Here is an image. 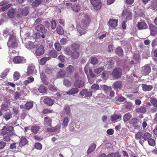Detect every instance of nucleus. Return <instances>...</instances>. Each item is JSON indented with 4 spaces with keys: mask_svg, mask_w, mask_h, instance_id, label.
Segmentation results:
<instances>
[{
    "mask_svg": "<svg viewBox=\"0 0 157 157\" xmlns=\"http://www.w3.org/2000/svg\"><path fill=\"white\" fill-rule=\"evenodd\" d=\"M113 64L114 61L111 59H110L107 62L106 65L109 68L113 67Z\"/></svg>",
    "mask_w": 157,
    "mask_h": 157,
    "instance_id": "13d9d810",
    "label": "nucleus"
},
{
    "mask_svg": "<svg viewBox=\"0 0 157 157\" xmlns=\"http://www.w3.org/2000/svg\"><path fill=\"white\" fill-rule=\"evenodd\" d=\"M50 58L49 57H44L42 58L40 61V64L43 65L45 64L47 60H49Z\"/></svg>",
    "mask_w": 157,
    "mask_h": 157,
    "instance_id": "37998d69",
    "label": "nucleus"
},
{
    "mask_svg": "<svg viewBox=\"0 0 157 157\" xmlns=\"http://www.w3.org/2000/svg\"><path fill=\"white\" fill-rule=\"evenodd\" d=\"M90 2L93 8L96 10H100L102 6L101 0H90Z\"/></svg>",
    "mask_w": 157,
    "mask_h": 157,
    "instance_id": "7ed1b4c3",
    "label": "nucleus"
},
{
    "mask_svg": "<svg viewBox=\"0 0 157 157\" xmlns=\"http://www.w3.org/2000/svg\"><path fill=\"white\" fill-rule=\"evenodd\" d=\"M150 34L151 36H154L157 34V27L151 24L149 25Z\"/></svg>",
    "mask_w": 157,
    "mask_h": 157,
    "instance_id": "9d476101",
    "label": "nucleus"
},
{
    "mask_svg": "<svg viewBox=\"0 0 157 157\" xmlns=\"http://www.w3.org/2000/svg\"><path fill=\"white\" fill-rule=\"evenodd\" d=\"M58 128V126H56L54 127L47 128L46 130L48 132H55L56 131Z\"/></svg>",
    "mask_w": 157,
    "mask_h": 157,
    "instance_id": "3c124183",
    "label": "nucleus"
},
{
    "mask_svg": "<svg viewBox=\"0 0 157 157\" xmlns=\"http://www.w3.org/2000/svg\"><path fill=\"white\" fill-rule=\"evenodd\" d=\"M90 62L93 65H95L98 62V59L95 56H92L90 59Z\"/></svg>",
    "mask_w": 157,
    "mask_h": 157,
    "instance_id": "4c0bfd02",
    "label": "nucleus"
},
{
    "mask_svg": "<svg viewBox=\"0 0 157 157\" xmlns=\"http://www.w3.org/2000/svg\"><path fill=\"white\" fill-rule=\"evenodd\" d=\"M131 124L135 129H139L140 128V125L139 124L138 120L136 118H132L129 122Z\"/></svg>",
    "mask_w": 157,
    "mask_h": 157,
    "instance_id": "1a4fd4ad",
    "label": "nucleus"
},
{
    "mask_svg": "<svg viewBox=\"0 0 157 157\" xmlns=\"http://www.w3.org/2000/svg\"><path fill=\"white\" fill-rule=\"evenodd\" d=\"M143 90L145 91H148L152 90L153 86L152 85H148L146 84H143L142 85Z\"/></svg>",
    "mask_w": 157,
    "mask_h": 157,
    "instance_id": "412c9836",
    "label": "nucleus"
},
{
    "mask_svg": "<svg viewBox=\"0 0 157 157\" xmlns=\"http://www.w3.org/2000/svg\"><path fill=\"white\" fill-rule=\"evenodd\" d=\"M33 105V101H28L25 104L26 109L29 110L32 108Z\"/></svg>",
    "mask_w": 157,
    "mask_h": 157,
    "instance_id": "72a5a7b5",
    "label": "nucleus"
},
{
    "mask_svg": "<svg viewBox=\"0 0 157 157\" xmlns=\"http://www.w3.org/2000/svg\"><path fill=\"white\" fill-rule=\"evenodd\" d=\"M69 119L67 117H64L62 124V128H65L67 127L69 122Z\"/></svg>",
    "mask_w": 157,
    "mask_h": 157,
    "instance_id": "cd10ccee",
    "label": "nucleus"
},
{
    "mask_svg": "<svg viewBox=\"0 0 157 157\" xmlns=\"http://www.w3.org/2000/svg\"><path fill=\"white\" fill-rule=\"evenodd\" d=\"M71 46L73 50L77 51L79 49L80 45L78 43H75L72 44Z\"/></svg>",
    "mask_w": 157,
    "mask_h": 157,
    "instance_id": "79ce46f5",
    "label": "nucleus"
},
{
    "mask_svg": "<svg viewBox=\"0 0 157 157\" xmlns=\"http://www.w3.org/2000/svg\"><path fill=\"white\" fill-rule=\"evenodd\" d=\"M125 105L126 109L129 110L132 109V103L131 102H128L126 101Z\"/></svg>",
    "mask_w": 157,
    "mask_h": 157,
    "instance_id": "864d4df0",
    "label": "nucleus"
},
{
    "mask_svg": "<svg viewBox=\"0 0 157 157\" xmlns=\"http://www.w3.org/2000/svg\"><path fill=\"white\" fill-rule=\"evenodd\" d=\"M6 129L7 135L9 136H12L13 135V133L12 131L13 128L11 126H6Z\"/></svg>",
    "mask_w": 157,
    "mask_h": 157,
    "instance_id": "473e14b6",
    "label": "nucleus"
},
{
    "mask_svg": "<svg viewBox=\"0 0 157 157\" xmlns=\"http://www.w3.org/2000/svg\"><path fill=\"white\" fill-rule=\"evenodd\" d=\"M56 31L58 33L62 35L64 33V31L63 28L59 26H58L56 28Z\"/></svg>",
    "mask_w": 157,
    "mask_h": 157,
    "instance_id": "4d7b16f0",
    "label": "nucleus"
},
{
    "mask_svg": "<svg viewBox=\"0 0 157 157\" xmlns=\"http://www.w3.org/2000/svg\"><path fill=\"white\" fill-rule=\"evenodd\" d=\"M63 110L64 113L66 115H69L71 113V109L69 106L67 105H66L64 106Z\"/></svg>",
    "mask_w": 157,
    "mask_h": 157,
    "instance_id": "58836bf2",
    "label": "nucleus"
},
{
    "mask_svg": "<svg viewBox=\"0 0 157 157\" xmlns=\"http://www.w3.org/2000/svg\"><path fill=\"white\" fill-rule=\"evenodd\" d=\"M89 65L86 64L84 67V71L88 77V71L91 69Z\"/></svg>",
    "mask_w": 157,
    "mask_h": 157,
    "instance_id": "bf43d9fd",
    "label": "nucleus"
},
{
    "mask_svg": "<svg viewBox=\"0 0 157 157\" xmlns=\"http://www.w3.org/2000/svg\"><path fill=\"white\" fill-rule=\"evenodd\" d=\"M66 70L68 74H71L74 72L75 70V67L72 65H69L66 69Z\"/></svg>",
    "mask_w": 157,
    "mask_h": 157,
    "instance_id": "c85d7f7f",
    "label": "nucleus"
},
{
    "mask_svg": "<svg viewBox=\"0 0 157 157\" xmlns=\"http://www.w3.org/2000/svg\"><path fill=\"white\" fill-rule=\"evenodd\" d=\"M29 8L27 6L25 7L21 10L20 14L24 16H27L29 13Z\"/></svg>",
    "mask_w": 157,
    "mask_h": 157,
    "instance_id": "bb28decb",
    "label": "nucleus"
},
{
    "mask_svg": "<svg viewBox=\"0 0 157 157\" xmlns=\"http://www.w3.org/2000/svg\"><path fill=\"white\" fill-rule=\"evenodd\" d=\"M113 86L115 90L121 89L122 87V82L121 81H116L114 82Z\"/></svg>",
    "mask_w": 157,
    "mask_h": 157,
    "instance_id": "6ab92c4d",
    "label": "nucleus"
},
{
    "mask_svg": "<svg viewBox=\"0 0 157 157\" xmlns=\"http://www.w3.org/2000/svg\"><path fill=\"white\" fill-rule=\"evenodd\" d=\"M35 69V67L33 66H29L28 67V71L27 72V75L28 76L32 75Z\"/></svg>",
    "mask_w": 157,
    "mask_h": 157,
    "instance_id": "e433bc0d",
    "label": "nucleus"
},
{
    "mask_svg": "<svg viewBox=\"0 0 157 157\" xmlns=\"http://www.w3.org/2000/svg\"><path fill=\"white\" fill-rule=\"evenodd\" d=\"M151 134L149 132H146L144 134H143L142 139L145 141L148 140L151 137Z\"/></svg>",
    "mask_w": 157,
    "mask_h": 157,
    "instance_id": "c9c22d12",
    "label": "nucleus"
},
{
    "mask_svg": "<svg viewBox=\"0 0 157 157\" xmlns=\"http://www.w3.org/2000/svg\"><path fill=\"white\" fill-rule=\"evenodd\" d=\"M126 100V99L123 96H116L115 98V103L117 105H119L121 102H123Z\"/></svg>",
    "mask_w": 157,
    "mask_h": 157,
    "instance_id": "dca6fc26",
    "label": "nucleus"
},
{
    "mask_svg": "<svg viewBox=\"0 0 157 157\" xmlns=\"http://www.w3.org/2000/svg\"><path fill=\"white\" fill-rule=\"evenodd\" d=\"M103 88L104 92L105 94H107L108 92L112 89L111 87L107 86L105 85H104Z\"/></svg>",
    "mask_w": 157,
    "mask_h": 157,
    "instance_id": "052dcab7",
    "label": "nucleus"
},
{
    "mask_svg": "<svg viewBox=\"0 0 157 157\" xmlns=\"http://www.w3.org/2000/svg\"><path fill=\"white\" fill-rule=\"evenodd\" d=\"M44 52V46L41 44L36 50L35 53L36 56H39L43 54Z\"/></svg>",
    "mask_w": 157,
    "mask_h": 157,
    "instance_id": "ddd939ff",
    "label": "nucleus"
},
{
    "mask_svg": "<svg viewBox=\"0 0 157 157\" xmlns=\"http://www.w3.org/2000/svg\"><path fill=\"white\" fill-rule=\"evenodd\" d=\"M85 84V82L82 80H76L74 83V86L78 88L83 87Z\"/></svg>",
    "mask_w": 157,
    "mask_h": 157,
    "instance_id": "2eb2a0df",
    "label": "nucleus"
},
{
    "mask_svg": "<svg viewBox=\"0 0 157 157\" xmlns=\"http://www.w3.org/2000/svg\"><path fill=\"white\" fill-rule=\"evenodd\" d=\"M10 70L9 68H6L1 73V78H5L8 74L9 73Z\"/></svg>",
    "mask_w": 157,
    "mask_h": 157,
    "instance_id": "a18cd8bd",
    "label": "nucleus"
},
{
    "mask_svg": "<svg viewBox=\"0 0 157 157\" xmlns=\"http://www.w3.org/2000/svg\"><path fill=\"white\" fill-rule=\"evenodd\" d=\"M35 29L42 33H45L47 32V29H45L44 25L42 24H40L36 26Z\"/></svg>",
    "mask_w": 157,
    "mask_h": 157,
    "instance_id": "f8f14e48",
    "label": "nucleus"
},
{
    "mask_svg": "<svg viewBox=\"0 0 157 157\" xmlns=\"http://www.w3.org/2000/svg\"><path fill=\"white\" fill-rule=\"evenodd\" d=\"M79 56V54L77 51H74L71 55L72 58L76 59L78 58Z\"/></svg>",
    "mask_w": 157,
    "mask_h": 157,
    "instance_id": "c03bdc74",
    "label": "nucleus"
},
{
    "mask_svg": "<svg viewBox=\"0 0 157 157\" xmlns=\"http://www.w3.org/2000/svg\"><path fill=\"white\" fill-rule=\"evenodd\" d=\"M71 8L72 10L75 12H78L81 10V7L78 3L74 4L72 6Z\"/></svg>",
    "mask_w": 157,
    "mask_h": 157,
    "instance_id": "aec40b11",
    "label": "nucleus"
},
{
    "mask_svg": "<svg viewBox=\"0 0 157 157\" xmlns=\"http://www.w3.org/2000/svg\"><path fill=\"white\" fill-rule=\"evenodd\" d=\"M115 53L117 55L120 56H122L123 55V49L120 47L117 48L115 50Z\"/></svg>",
    "mask_w": 157,
    "mask_h": 157,
    "instance_id": "7c9ffc66",
    "label": "nucleus"
},
{
    "mask_svg": "<svg viewBox=\"0 0 157 157\" xmlns=\"http://www.w3.org/2000/svg\"><path fill=\"white\" fill-rule=\"evenodd\" d=\"M157 6V2L156 1L153 0L151 2L150 8L152 9L155 10Z\"/></svg>",
    "mask_w": 157,
    "mask_h": 157,
    "instance_id": "09e8293b",
    "label": "nucleus"
},
{
    "mask_svg": "<svg viewBox=\"0 0 157 157\" xmlns=\"http://www.w3.org/2000/svg\"><path fill=\"white\" fill-rule=\"evenodd\" d=\"M151 71V67L148 64L145 65L142 67L141 73L144 75H148Z\"/></svg>",
    "mask_w": 157,
    "mask_h": 157,
    "instance_id": "6e6552de",
    "label": "nucleus"
},
{
    "mask_svg": "<svg viewBox=\"0 0 157 157\" xmlns=\"http://www.w3.org/2000/svg\"><path fill=\"white\" fill-rule=\"evenodd\" d=\"M35 148L38 150H41L42 147V145L40 143H36L35 145Z\"/></svg>",
    "mask_w": 157,
    "mask_h": 157,
    "instance_id": "e2e57ef3",
    "label": "nucleus"
},
{
    "mask_svg": "<svg viewBox=\"0 0 157 157\" xmlns=\"http://www.w3.org/2000/svg\"><path fill=\"white\" fill-rule=\"evenodd\" d=\"M52 110L48 109H43L42 113L43 114H48L50 113H52Z\"/></svg>",
    "mask_w": 157,
    "mask_h": 157,
    "instance_id": "0e129e2a",
    "label": "nucleus"
},
{
    "mask_svg": "<svg viewBox=\"0 0 157 157\" xmlns=\"http://www.w3.org/2000/svg\"><path fill=\"white\" fill-rule=\"evenodd\" d=\"M81 26V24L80 25H77L76 27V29L78 32L79 33L80 35L85 34L86 33L85 28H83Z\"/></svg>",
    "mask_w": 157,
    "mask_h": 157,
    "instance_id": "f3484780",
    "label": "nucleus"
},
{
    "mask_svg": "<svg viewBox=\"0 0 157 157\" xmlns=\"http://www.w3.org/2000/svg\"><path fill=\"white\" fill-rule=\"evenodd\" d=\"M39 128H40L38 126H33L31 127V130L32 132L36 134L39 131Z\"/></svg>",
    "mask_w": 157,
    "mask_h": 157,
    "instance_id": "49530a36",
    "label": "nucleus"
},
{
    "mask_svg": "<svg viewBox=\"0 0 157 157\" xmlns=\"http://www.w3.org/2000/svg\"><path fill=\"white\" fill-rule=\"evenodd\" d=\"M91 21L90 17L88 13L84 15L81 21V25L84 28H87Z\"/></svg>",
    "mask_w": 157,
    "mask_h": 157,
    "instance_id": "f03ea898",
    "label": "nucleus"
},
{
    "mask_svg": "<svg viewBox=\"0 0 157 157\" xmlns=\"http://www.w3.org/2000/svg\"><path fill=\"white\" fill-rule=\"evenodd\" d=\"M91 88L93 90H96L99 89V86L98 85L96 84H94L92 85Z\"/></svg>",
    "mask_w": 157,
    "mask_h": 157,
    "instance_id": "774afa93",
    "label": "nucleus"
},
{
    "mask_svg": "<svg viewBox=\"0 0 157 157\" xmlns=\"http://www.w3.org/2000/svg\"><path fill=\"white\" fill-rule=\"evenodd\" d=\"M17 41L15 35L13 33L10 34L7 43L9 49L17 47L18 45Z\"/></svg>",
    "mask_w": 157,
    "mask_h": 157,
    "instance_id": "f257e3e1",
    "label": "nucleus"
},
{
    "mask_svg": "<svg viewBox=\"0 0 157 157\" xmlns=\"http://www.w3.org/2000/svg\"><path fill=\"white\" fill-rule=\"evenodd\" d=\"M122 16L126 21L132 19V13L127 9H124L122 13Z\"/></svg>",
    "mask_w": 157,
    "mask_h": 157,
    "instance_id": "20e7f679",
    "label": "nucleus"
},
{
    "mask_svg": "<svg viewBox=\"0 0 157 157\" xmlns=\"http://www.w3.org/2000/svg\"><path fill=\"white\" fill-rule=\"evenodd\" d=\"M12 114L10 112H7L4 115L3 117L6 121L10 119L12 117Z\"/></svg>",
    "mask_w": 157,
    "mask_h": 157,
    "instance_id": "a19ab883",
    "label": "nucleus"
},
{
    "mask_svg": "<svg viewBox=\"0 0 157 157\" xmlns=\"http://www.w3.org/2000/svg\"><path fill=\"white\" fill-rule=\"evenodd\" d=\"M146 106L143 105L136 109V111L138 113H145L147 111Z\"/></svg>",
    "mask_w": 157,
    "mask_h": 157,
    "instance_id": "a211bd4d",
    "label": "nucleus"
},
{
    "mask_svg": "<svg viewBox=\"0 0 157 157\" xmlns=\"http://www.w3.org/2000/svg\"><path fill=\"white\" fill-rule=\"evenodd\" d=\"M25 46L28 49H31L35 48V45L33 42L31 41H29L25 43Z\"/></svg>",
    "mask_w": 157,
    "mask_h": 157,
    "instance_id": "a878e982",
    "label": "nucleus"
},
{
    "mask_svg": "<svg viewBox=\"0 0 157 157\" xmlns=\"http://www.w3.org/2000/svg\"><path fill=\"white\" fill-rule=\"evenodd\" d=\"M147 142L148 144L151 146L153 147L155 145V140L151 137L148 139Z\"/></svg>",
    "mask_w": 157,
    "mask_h": 157,
    "instance_id": "6e6d98bb",
    "label": "nucleus"
},
{
    "mask_svg": "<svg viewBox=\"0 0 157 157\" xmlns=\"http://www.w3.org/2000/svg\"><path fill=\"white\" fill-rule=\"evenodd\" d=\"M108 23L110 26L114 28L117 26V20L110 19Z\"/></svg>",
    "mask_w": 157,
    "mask_h": 157,
    "instance_id": "b1692460",
    "label": "nucleus"
},
{
    "mask_svg": "<svg viewBox=\"0 0 157 157\" xmlns=\"http://www.w3.org/2000/svg\"><path fill=\"white\" fill-rule=\"evenodd\" d=\"M42 99H43V101L44 103L48 106H52L54 104L53 101L49 97H43Z\"/></svg>",
    "mask_w": 157,
    "mask_h": 157,
    "instance_id": "9b49d317",
    "label": "nucleus"
},
{
    "mask_svg": "<svg viewBox=\"0 0 157 157\" xmlns=\"http://www.w3.org/2000/svg\"><path fill=\"white\" fill-rule=\"evenodd\" d=\"M55 49L58 51H60L61 49V47L59 43L56 42L54 44Z\"/></svg>",
    "mask_w": 157,
    "mask_h": 157,
    "instance_id": "69168bd1",
    "label": "nucleus"
},
{
    "mask_svg": "<svg viewBox=\"0 0 157 157\" xmlns=\"http://www.w3.org/2000/svg\"><path fill=\"white\" fill-rule=\"evenodd\" d=\"M143 133L142 131L138 132L135 135V137L136 140H139L141 138H142Z\"/></svg>",
    "mask_w": 157,
    "mask_h": 157,
    "instance_id": "5fc2aeb1",
    "label": "nucleus"
},
{
    "mask_svg": "<svg viewBox=\"0 0 157 157\" xmlns=\"http://www.w3.org/2000/svg\"><path fill=\"white\" fill-rule=\"evenodd\" d=\"M66 74V72L65 70H61L58 72L57 76L59 77H63L65 76Z\"/></svg>",
    "mask_w": 157,
    "mask_h": 157,
    "instance_id": "603ef678",
    "label": "nucleus"
},
{
    "mask_svg": "<svg viewBox=\"0 0 157 157\" xmlns=\"http://www.w3.org/2000/svg\"><path fill=\"white\" fill-rule=\"evenodd\" d=\"M151 103L155 107H157V99L155 97H152L150 98Z\"/></svg>",
    "mask_w": 157,
    "mask_h": 157,
    "instance_id": "de8ad7c7",
    "label": "nucleus"
},
{
    "mask_svg": "<svg viewBox=\"0 0 157 157\" xmlns=\"http://www.w3.org/2000/svg\"><path fill=\"white\" fill-rule=\"evenodd\" d=\"M121 116L120 115L113 114L111 117V120L114 122H116L117 120L120 119L121 120Z\"/></svg>",
    "mask_w": 157,
    "mask_h": 157,
    "instance_id": "4be33fe9",
    "label": "nucleus"
},
{
    "mask_svg": "<svg viewBox=\"0 0 157 157\" xmlns=\"http://www.w3.org/2000/svg\"><path fill=\"white\" fill-rule=\"evenodd\" d=\"M122 75V69L119 67L116 68L112 72L113 76L116 79L121 78Z\"/></svg>",
    "mask_w": 157,
    "mask_h": 157,
    "instance_id": "39448f33",
    "label": "nucleus"
},
{
    "mask_svg": "<svg viewBox=\"0 0 157 157\" xmlns=\"http://www.w3.org/2000/svg\"><path fill=\"white\" fill-rule=\"evenodd\" d=\"M137 26L139 30L145 29L148 28L147 25L144 20H140L138 22Z\"/></svg>",
    "mask_w": 157,
    "mask_h": 157,
    "instance_id": "0eeeda50",
    "label": "nucleus"
},
{
    "mask_svg": "<svg viewBox=\"0 0 157 157\" xmlns=\"http://www.w3.org/2000/svg\"><path fill=\"white\" fill-rule=\"evenodd\" d=\"M104 69L103 67H101L98 68H96L94 70V71L95 73L97 74H99L103 71Z\"/></svg>",
    "mask_w": 157,
    "mask_h": 157,
    "instance_id": "680f3d73",
    "label": "nucleus"
},
{
    "mask_svg": "<svg viewBox=\"0 0 157 157\" xmlns=\"http://www.w3.org/2000/svg\"><path fill=\"white\" fill-rule=\"evenodd\" d=\"M13 61L15 64L19 63H20V56H16L14 57L13 59Z\"/></svg>",
    "mask_w": 157,
    "mask_h": 157,
    "instance_id": "338daca9",
    "label": "nucleus"
},
{
    "mask_svg": "<svg viewBox=\"0 0 157 157\" xmlns=\"http://www.w3.org/2000/svg\"><path fill=\"white\" fill-rule=\"evenodd\" d=\"M28 143V141L26 138L24 136H22L20 138V146H24Z\"/></svg>",
    "mask_w": 157,
    "mask_h": 157,
    "instance_id": "2f4dec72",
    "label": "nucleus"
},
{
    "mask_svg": "<svg viewBox=\"0 0 157 157\" xmlns=\"http://www.w3.org/2000/svg\"><path fill=\"white\" fill-rule=\"evenodd\" d=\"M132 117V115L129 113L125 114L123 116V120L126 122Z\"/></svg>",
    "mask_w": 157,
    "mask_h": 157,
    "instance_id": "ea45409f",
    "label": "nucleus"
},
{
    "mask_svg": "<svg viewBox=\"0 0 157 157\" xmlns=\"http://www.w3.org/2000/svg\"><path fill=\"white\" fill-rule=\"evenodd\" d=\"M96 145L94 143L91 144V146L87 150V154H90L93 152L96 148Z\"/></svg>",
    "mask_w": 157,
    "mask_h": 157,
    "instance_id": "c756f323",
    "label": "nucleus"
},
{
    "mask_svg": "<svg viewBox=\"0 0 157 157\" xmlns=\"http://www.w3.org/2000/svg\"><path fill=\"white\" fill-rule=\"evenodd\" d=\"M79 91V90L77 87L72 88L69 91L67 92V94L69 95H73L77 94Z\"/></svg>",
    "mask_w": 157,
    "mask_h": 157,
    "instance_id": "5701e85b",
    "label": "nucleus"
},
{
    "mask_svg": "<svg viewBox=\"0 0 157 157\" xmlns=\"http://www.w3.org/2000/svg\"><path fill=\"white\" fill-rule=\"evenodd\" d=\"M52 120L51 118L48 117H45L44 123L45 126L47 127H51L52 126Z\"/></svg>",
    "mask_w": 157,
    "mask_h": 157,
    "instance_id": "4468645a",
    "label": "nucleus"
},
{
    "mask_svg": "<svg viewBox=\"0 0 157 157\" xmlns=\"http://www.w3.org/2000/svg\"><path fill=\"white\" fill-rule=\"evenodd\" d=\"M49 55L52 57L56 58L57 56V53L56 50H52L49 52Z\"/></svg>",
    "mask_w": 157,
    "mask_h": 157,
    "instance_id": "8fccbe9b",
    "label": "nucleus"
},
{
    "mask_svg": "<svg viewBox=\"0 0 157 157\" xmlns=\"http://www.w3.org/2000/svg\"><path fill=\"white\" fill-rule=\"evenodd\" d=\"M43 2V0H35L32 4V6L33 7H36L39 6Z\"/></svg>",
    "mask_w": 157,
    "mask_h": 157,
    "instance_id": "393cba45",
    "label": "nucleus"
},
{
    "mask_svg": "<svg viewBox=\"0 0 157 157\" xmlns=\"http://www.w3.org/2000/svg\"><path fill=\"white\" fill-rule=\"evenodd\" d=\"M41 79L44 83L45 84H48V82L47 79V77L45 74L43 73H41L40 74Z\"/></svg>",
    "mask_w": 157,
    "mask_h": 157,
    "instance_id": "f704fd0d",
    "label": "nucleus"
},
{
    "mask_svg": "<svg viewBox=\"0 0 157 157\" xmlns=\"http://www.w3.org/2000/svg\"><path fill=\"white\" fill-rule=\"evenodd\" d=\"M19 10L16 9L11 8L9 9L7 13L8 17L10 18H13L15 17L16 14L17 16L19 17Z\"/></svg>",
    "mask_w": 157,
    "mask_h": 157,
    "instance_id": "423d86ee",
    "label": "nucleus"
}]
</instances>
